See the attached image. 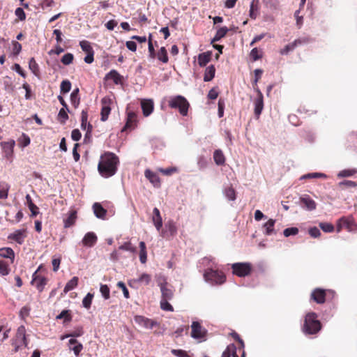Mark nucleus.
Masks as SVG:
<instances>
[{
    "instance_id": "f257e3e1",
    "label": "nucleus",
    "mask_w": 357,
    "mask_h": 357,
    "mask_svg": "<svg viewBox=\"0 0 357 357\" xmlns=\"http://www.w3.org/2000/svg\"><path fill=\"white\" fill-rule=\"evenodd\" d=\"M119 163V158L112 152H105L101 155L98 165V171L104 178H109L114 175L117 171Z\"/></svg>"
},
{
    "instance_id": "f03ea898",
    "label": "nucleus",
    "mask_w": 357,
    "mask_h": 357,
    "mask_svg": "<svg viewBox=\"0 0 357 357\" xmlns=\"http://www.w3.org/2000/svg\"><path fill=\"white\" fill-rule=\"evenodd\" d=\"M317 318V314L315 312H309L305 315L303 326L304 333L314 335L321 330V324Z\"/></svg>"
},
{
    "instance_id": "7ed1b4c3",
    "label": "nucleus",
    "mask_w": 357,
    "mask_h": 357,
    "mask_svg": "<svg viewBox=\"0 0 357 357\" xmlns=\"http://www.w3.org/2000/svg\"><path fill=\"white\" fill-rule=\"evenodd\" d=\"M167 102L170 108L178 109L181 115L183 116L188 115L190 104L184 96L181 95L171 96Z\"/></svg>"
},
{
    "instance_id": "20e7f679",
    "label": "nucleus",
    "mask_w": 357,
    "mask_h": 357,
    "mask_svg": "<svg viewBox=\"0 0 357 357\" xmlns=\"http://www.w3.org/2000/svg\"><path fill=\"white\" fill-rule=\"evenodd\" d=\"M204 276L206 280L215 284H222L226 280L224 273L218 270L208 269L205 272Z\"/></svg>"
},
{
    "instance_id": "39448f33",
    "label": "nucleus",
    "mask_w": 357,
    "mask_h": 357,
    "mask_svg": "<svg viewBox=\"0 0 357 357\" xmlns=\"http://www.w3.org/2000/svg\"><path fill=\"white\" fill-rule=\"evenodd\" d=\"M232 272L238 277L249 275L252 271V265L250 263H235L231 266Z\"/></svg>"
},
{
    "instance_id": "423d86ee",
    "label": "nucleus",
    "mask_w": 357,
    "mask_h": 357,
    "mask_svg": "<svg viewBox=\"0 0 357 357\" xmlns=\"http://www.w3.org/2000/svg\"><path fill=\"white\" fill-rule=\"evenodd\" d=\"M343 227H346L349 231L357 229V225L352 216L342 217L338 220L337 224V231L340 232Z\"/></svg>"
},
{
    "instance_id": "0eeeda50",
    "label": "nucleus",
    "mask_w": 357,
    "mask_h": 357,
    "mask_svg": "<svg viewBox=\"0 0 357 357\" xmlns=\"http://www.w3.org/2000/svg\"><path fill=\"white\" fill-rule=\"evenodd\" d=\"M26 331L25 328L23 326H21L18 328L17 332L16 334V340L15 342L13 343V345L15 346L14 351L17 352L19 348L22 345L27 346V341L26 338Z\"/></svg>"
},
{
    "instance_id": "6e6552de",
    "label": "nucleus",
    "mask_w": 357,
    "mask_h": 357,
    "mask_svg": "<svg viewBox=\"0 0 357 357\" xmlns=\"http://www.w3.org/2000/svg\"><path fill=\"white\" fill-rule=\"evenodd\" d=\"M330 290H326L321 288L314 289L311 294L310 299L317 304H323L326 302L327 293H331Z\"/></svg>"
},
{
    "instance_id": "1a4fd4ad",
    "label": "nucleus",
    "mask_w": 357,
    "mask_h": 357,
    "mask_svg": "<svg viewBox=\"0 0 357 357\" xmlns=\"http://www.w3.org/2000/svg\"><path fill=\"white\" fill-rule=\"evenodd\" d=\"M309 40H310L308 38L296 39L294 42L289 43L288 45H285L284 48L281 49L280 50V54L282 55H287L289 52L293 51L296 47L303 44L307 43Z\"/></svg>"
},
{
    "instance_id": "9d476101",
    "label": "nucleus",
    "mask_w": 357,
    "mask_h": 357,
    "mask_svg": "<svg viewBox=\"0 0 357 357\" xmlns=\"http://www.w3.org/2000/svg\"><path fill=\"white\" fill-rule=\"evenodd\" d=\"M191 336L195 339L204 338L207 331L198 321H193L191 325Z\"/></svg>"
},
{
    "instance_id": "9b49d317",
    "label": "nucleus",
    "mask_w": 357,
    "mask_h": 357,
    "mask_svg": "<svg viewBox=\"0 0 357 357\" xmlns=\"http://www.w3.org/2000/svg\"><path fill=\"white\" fill-rule=\"evenodd\" d=\"M177 233V227L176 223L173 220H169L165 226V229L162 230L161 235L162 237L169 238L174 237Z\"/></svg>"
},
{
    "instance_id": "f8f14e48",
    "label": "nucleus",
    "mask_w": 357,
    "mask_h": 357,
    "mask_svg": "<svg viewBox=\"0 0 357 357\" xmlns=\"http://www.w3.org/2000/svg\"><path fill=\"white\" fill-rule=\"evenodd\" d=\"M47 282V279L38 274V271L33 274L31 283L32 285L35 286L40 292L43 291Z\"/></svg>"
},
{
    "instance_id": "ddd939ff",
    "label": "nucleus",
    "mask_w": 357,
    "mask_h": 357,
    "mask_svg": "<svg viewBox=\"0 0 357 357\" xmlns=\"http://www.w3.org/2000/svg\"><path fill=\"white\" fill-rule=\"evenodd\" d=\"M27 236V231L26 229L15 230L13 233L10 234L8 236V239L13 241L20 245H22L24 242V239Z\"/></svg>"
},
{
    "instance_id": "4468645a",
    "label": "nucleus",
    "mask_w": 357,
    "mask_h": 357,
    "mask_svg": "<svg viewBox=\"0 0 357 357\" xmlns=\"http://www.w3.org/2000/svg\"><path fill=\"white\" fill-rule=\"evenodd\" d=\"M102 103V109H101V121H105L107 120L108 116L111 112L110 105L112 103V100L110 98L105 97L101 100Z\"/></svg>"
},
{
    "instance_id": "2eb2a0df",
    "label": "nucleus",
    "mask_w": 357,
    "mask_h": 357,
    "mask_svg": "<svg viewBox=\"0 0 357 357\" xmlns=\"http://www.w3.org/2000/svg\"><path fill=\"white\" fill-rule=\"evenodd\" d=\"M256 91L257 93V97L255 98L254 101L255 104V114L256 117L258 119L261 114V112L264 108V97L262 93L257 88L256 89Z\"/></svg>"
},
{
    "instance_id": "dca6fc26",
    "label": "nucleus",
    "mask_w": 357,
    "mask_h": 357,
    "mask_svg": "<svg viewBox=\"0 0 357 357\" xmlns=\"http://www.w3.org/2000/svg\"><path fill=\"white\" fill-rule=\"evenodd\" d=\"M135 321L139 325L149 329H152L157 324L156 321L140 315L135 317Z\"/></svg>"
},
{
    "instance_id": "f3484780",
    "label": "nucleus",
    "mask_w": 357,
    "mask_h": 357,
    "mask_svg": "<svg viewBox=\"0 0 357 357\" xmlns=\"http://www.w3.org/2000/svg\"><path fill=\"white\" fill-rule=\"evenodd\" d=\"M1 146L3 149V151L5 154L6 158H10L13 156V149L15 145V142L13 139H10L8 142H1Z\"/></svg>"
},
{
    "instance_id": "a211bd4d",
    "label": "nucleus",
    "mask_w": 357,
    "mask_h": 357,
    "mask_svg": "<svg viewBox=\"0 0 357 357\" xmlns=\"http://www.w3.org/2000/svg\"><path fill=\"white\" fill-rule=\"evenodd\" d=\"M301 204L308 211H313L317 207V204L309 195H305L300 197Z\"/></svg>"
},
{
    "instance_id": "6ab92c4d",
    "label": "nucleus",
    "mask_w": 357,
    "mask_h": 357,
    "mask_svg": "<svg viewBox=\"0 0 357 357\" xmlns=\"http://www.w3.org/2000/svg\"><path fill=\"white\" fill-rule=\"evenodd\" d=\"M97 236L93 232L86 233L82 238V243L85 247L91 248L97 242Z\"/></svg>"
},
{
    "instance_id": "aec40b11",
    "label": "nucleus",
    "mask_w": 357,
    "mask_h": 357,
    "mask_svg": "<svg viewBox=\"0 0 357 357\" xmlns=\"http://www.w3.org/2000/svg\"><path fill=\"white\" fill-rule=\"evenodd\" d=\"M68 349L70 351H73L77 357L79 356L80 352L83 349V345L82 343L79 342L75 338H71L68 341Z\"/></svg>"
},
{
    "instance_id": "412c9836",
    "label": "nucleus",
    "mask_w": 357,
    "mask_h": 357,
    "mask_svg": "<svg viewBox=\"0 0 357 357\" xmlns=\"http://www.w3.org/2000/svg\"><path fill=\"white\" fill-rule=\"evenodd\" d=\"M152 221L156 229L160 231L162 227V219L158 208H153Z\"/></svg>"
},
{
    "instance_id": "4be33fe9",
    "label": "nucleus",
    "mask_w": 357,
    "mask_h": 357,
    "mask_svg": "<svg viewBox=\"0 0 357 357\" xmlns=\"http://www.w3.org/2000/svg\"><path fill=\"white\" fill-rule=\"evenodd\" d=\"M144 175L146 178L155 186L160 187V179L158 175L152 172L150 169H146L144 172Z\"/></svg>"
},
{
    "instance_id": "5701e85b",
    "label": "nucleus",
    "mask_w": 357,
    "mask_h": 357,
    "mask_svg": "<svg viewBox=\"0 0 357 357\" xmlns=\"http://www.w3.org/2000/svg\"><path fill=\"white\" fill-rule=\"evenodd\" d=\"M137 125V114L133 112H129L127 116V121L126 125L123 129H133Z\"/></svg>"
},
{
    "instance_id": "b1692460",
    "label": "nucleus",
    "mask_w": 357,
    "mask_h": 357,
    "mask_svg": "<svg viewBox=\"0 0 357 357\" xmlns=\"http://www.w3.org/2000/svg\"><path fill=\"white\" fill-rule=\"evenodd\" d=\"M143 114L145 116H149L153 110V102L151 100H143L141 102Z\"/></svg>"
},
{
    "instance_id": "393cba45",
    "label": "nucleus",
    "mask_w": 357,
    "mask_h": 357,
    "mask_svg": "<svg viewBox=\"0 0 357 357\" xmlns=\"http://www.w3.org/2000/svg\"><path fill=\"white\" fill-rule=\"evenodd\" d=\"M93 213L98 218L105 219L107 215V210L100 203L96 202L93 205Z\"/></svg>"
},
{
    "instance_id": "a878e982",
    "label": "nucleus",
    "mask_w": 357,
    "mask_h": 357,
    "mask_svg": "<svg viewBox=\"0 0 357 357\" xmlns=\"http://www.w3.org/2000/svg\"><path fill=\"white\" fill-rule=\"evenodd\" d=\"M105 79H112L115 84L122 82L123 76H121L116 70H110L105 77Z\"/></svg>"
},
{
    "instance_id": "bb28decb",
    "label": "nucleus",
    "mask_w": 357,
    "mask_h": 357,
    "mask_svg": "<svg viewBox=\"0 0 357 357\" xmlns=\"http://www.w3.org/2000/svg\"><path fill=\"white\" fill-rule=\"evenodd\" d=\"M212 52L207 51L199 54L198 56V64L201 67H204L211 61Z\"/></svg>"
},
{
    "instance_id": "cd10ccee",
    "label": "nucleus",
    "mask_w": 357,
    "mask_h": 357,
    "mask_svg": "<svg viewBox=\"0 0 357 357\" xmlns=\"http://www.w3.org/2000/svg\"><path fill=\"white\" fill-rule=\"evenodd\" d=\"M0 257L9 259L10 260V263L12 264L15 259V252L10 248H0Z\"/></svg>"
},
{
    "instance_id": "c85d7f7f",
    "label": "nucleus",
    "mask_w": 357,
    "mask_h": 357,
    "mask_svg": "<svg viewBox=\"0 0 357 357\" xmlns=\"http://www.w3.org/2000/svg\"><path fill=\"white\" fill-rule=\"evenodd\" d=\"M77 218V211L71 210L69 212L68 217L63 220L64 227L68 228L73 226L75 224Z\"/></svg>"
},
{
    "instance_id": "c756f323",
    "label": "nucleus",
    "mask_w": 357,
    "mask_h": 357,
    "mask_svg": "<svg viewBox=\"0 0 357 357\" xmlns=\"http://www.w3.org/2000/svg\"><path fill=\"white\" fill-rule=\"evenodd\" d=\"M160 291L162 294V298L161 299L164 300H172L174 297V291L167 287V285H162L160 284Z\"/></svg>"
},
{
    "instance_id": "7c9ffc66",
    "label": "nucleus",
    "mask_w": 357,
    "mask_h": 357,
    "mask_svg": "<svg viewBox=\"0 0 357 357\" xmlns=\"http://www.w3.org/2000/svg\"><path fill=\"white\" fill-rule=\"evenodd\" d=\"M238 357L236 354V347L234 344H229L222 354L221 357Z\"/></svg>"
},
{
    "instance_id": "2f4dec72",
    "label": "nucleus",
    "mask_w": 357,
    "mask_h": 357,
    "mask_svg": "<svg viewBox=\"0 0 357 357\" xmlns=\"http://www.w3.org/2000/svg\"><path fill=\"white\" fill-rule=\"evenodd\" d=\"M259 0H252L250 3L249 15L251 19H256L258 15L259 10Z\"/></svg>"
},
{
    "instance_id": "473e14b6",
    "label": "nucleus",
    "mask_w": 357,
    "mask_h": 357,
    "mask_svg": "<svg viewBox=\"0 0 357 357\" xmlns=\"http://www.w3.org/2000/svg\"><path fill=\"white\" fill-rule=\"evenodd\" d=\"M215 68L213 65H211L208 66L204 72V82H210L215 77Z\"/></svg>"
},
{
    "instance_id": "72a5a7b5",
    "label": "nucleus",
    "mask_w": 357,
    "mask_h": 357,
    "mask_svg": "<svg viewBox=\"0 0 357 357\" xmlns=\"http://www.w3.org/2000/svg\"><path fill=\"white\" fill-rule=\"evenodd\" d=\"M213 159L216 165H222L225 162V157L222 151L220 149H217L213 153Z\"/></svg>"
},
{
    "instance_id": "f704fd0d",
    "label": "nucleus",
    "mask_w": 357,
    "mask_h": 357,
    "mask_svg": "<svg viewBox=\"0 0 357 357\" xmlns=\"http://www.w3.org/2000/svg\"><path fill=\"white\" fill-rule=\"evenodd\" d=\"M139 260L142 264H145L147 261V252L146 244L144 241L139 242Z\"/></svg>"
},
{
    "instance_id": "c9c22d12",
    "label": "nucleus",
    "mask_w": 357,
    "mask_h": 357,
    "mask_svg": "<svg viewBox=\"0 0 357 357\" xmlns=\"http://www.w3.org/2000/svg\"><path fill=\"white\" fill-rule=\"evenodd\" d=\"M9 189L10 185L7 182H0V199H5L8 197Z\"/></svg>"
},
{
    "instance_id": "e433bc0d",
    "label": "nucleus",
    "mask_w": 357,
    "mask_h": 357,
    "mask_svg": "<svg viewBox=\"0 0 357 357\" xmlns=\"http://www.w3.org/2000/svg\"><path fill=\"white\" fill-rule=\"evenodd\" d=\"M78 281H79L78 277H77V276L73 277L70 280H69L66 283V284L63 289V292L65 294H66L68 291L75 289L78 284Z\"/></svg>"
},
{
    "instance_id": "4c0bfd02",
    "label": "nucleus",
    "mask_w": 357,
    "mask_h": 357,
    "mask_svg": "<svg viewBox=\"0 0 357 357\" xmlns=\"http://www.w3.org/2000/svg\"><path fill=\"white\" fill-rule=\"evenodd\" d=\"M229 29L226 26H222L217 31L214 36V38L211 40V43L214 42L219 41L221 38H224L227 33Z\"/></svg>"
},
{
    "instance_id": "58836bf2",
    "label": "nucleus",
    "mask_w": 357,
    "mask_h": 357,
    "mask_svg": "<svg viewBox=\"0 0 357 357\" xmlns=\"http://www.w3.org/2000/svg\"><path fill=\"white\" fill-rule=\"evenodd\" d=\"M70 102L72 105L77 108L78 107L80 102V98L79 97V89L77 88L73 90V91L70 94Z\"/></svg>"
},
{
    "instance_id": "ea45409f",
    "label": "nucleus",
    "mask_w": 357,
    "mask_h": 357,
    "mask_svg": "<svg viewBox=\"0 0 357 357\" xmlns=\"http://www.w3.org/2000/svg\"><path fill=\"white\" fill-rule=\"evenodd\" d=\"M18 146L24 149L29 146L31 142L30 137L25 133H22V135L17 139Z\"/></svg>"
},
{
    "instance_id": "a19ab883",
    "label": "nucleus",
    "mask_w": 357,
    "mask_h": 357,
    "mask_svg": "<svg viewBox=\"0 0 357 357\" xmlns=\"http://www.w3.org/2000/svg\"><path fill=\"white\" fill-rule=\"evenodd\" d=\"M275 223V220L273 219H269L263 226V227L265 229V234L266 235H271L274 231V225Z\"/></svg>"
},
{
    "instance_id": "79ce46f5",
    "label": "nucleus",
    "mask_w": 357,
    "mask_h": 357,
    "mask_svg": "<svg viewBox=\"0 0 357 357\" xmlns=\"http://www.w3.org/2000/svg\"><path fill=\"white\" fill-rule=\"evenodd\" d=\"M29 68L31 71L37 77L39 76L40 70L38 63H36L34 58H31L29 61Z\"/></svg>"
},
{
    "instance_id": "37998d69",
    "label": "nucleus",
    "mask_w": 357,
    "mask_h": 357,
    "mask_svg": "<svg viewBox=\"0 0 357 357\" xmlns=\"http://www.w3.org/2000/svg\"><path fill=\"white\" fill-rule=\"evenodd\" d=\"M57 319H63L64 322H70L72 320V315L70 310H64L61 311V312L57 315L56 317Z\"/></svg>"
},
{
    "instance_id": "c03bdc74",
    "label": "nucleus",
    "mask_w": 357,
    "mask_h": 357,
    "mask_svg": "<svg viewBox=\"0 0 357 357\" xmlns=\"http://www.w3.org/2000/svg\"><path fill=\"white\" fill-rule=\"evenodd\" d=\"M9 264L8 262L0 260V275L2 276L8 275L10 273Z\"/></svg>"
},
{
    "instance_id": "a18cd8bd",
    "label": "nucleus",
    "mask_w": 357,
    "mask_h": 357,
    "mask_svg": "<svg viewBox=\"0 0 357 357\" xmlns=\"http://www.w3.org/2000/svg\"><path fill=\"white\" fill-rule=\"evenodd\" d=\"M157 58L163 63H167V52L165 47H162L157 54Z\"/></svg>"
},
{
    "instance_id": "49530a36",
    "label": "nucleus",
    "mask_w": 357,
    "mask_h": 357,
    "mask_svg": "<svg viewBox=\"0 0 357 357\" xmlns=\"http://www.w3.org/2000/svg\"><path fill=\"white\" fill-rule=\"evenodd\" d=\"M224 193L229 200L234 201L236 199V191L233 187L225 188Z\"/></svg>"
},
{
    "instance_id": "de8ad7c7",
    "label": "nucleus",
    "mask_w": 357,
    "mask_h": 357,
    "mask_svg": "<svg viewBox=\"0 0 357 357\" xmlns=\"http://www.w3.org/2000/svg\"><path fill=\"white\" fill-rule=\"evenodd\" d=\"M68 111L65 108H61L58 114V119L61 123L64 124L68 119Z\"/></svg>"
},
{
    "instance_id": "09e8293b",
    "label": "nucleus",
    "mask_w": 357,
    "mask_h": 357,
    "mask_svg": "<svg viewBox=\"0 0 357 357\" xmlns=\"http://www.w3.org/2000/svg\"><path fill=\"white\" fill-rule=\"evenodd\" d=\"M119 249L121 250L129 251L132 253L136 252V248L133 246L130 241L125 242L123 244L119 247Z\"/></svg>"
},
{
    "instance_id": "8fccbe9b",
    "label": "nucleus",
    "mask_w": 357,
    "mask_h": 357,
    "mask_svg": "<svg viewBox=\"0 0 357 357\" xmlns=\"http://www.w3.org/2000/svg\"><path fill=\"white\" fill-rule=\"evenodd\" d=\"M93 298V294H91V293H88L86 294V296L83 298L82 305L85 308L89 309L91 307Z\"/></svg>"
},
{
    "instance_id": "3c124183",
    "label": "nucleus",
    "mask_w": 357,
    "mask_h": 357,
    "mask_svg": "<svg viewBox=\"0 0 357 357\" xmlns=\"http://www.w3.org/2000/svg\"><path fill=\"white\" fill-rule=\"evenodd\" d=\"M160 307L162 310L168 311V312H173L174 307L172 305L169 303V300H160Z\"/></svg>"
},
{
    "instance_id": "603ef678",
    "label": "nucleus",
    "mask_w": 357,
    "mask_h": 357,
    "mask_svg": "<svg viewBox=\"0 0 357 357\" xmlns=\"http://www.w3.org/2000/svg\"><path fill=\"white\" fill-rule=\"evenodd\" d=\"M357 173V170L355 169H344L340 172L337 174L338 177H348L351 176Z\"/></svg>"
},
{
    "instance_id": "864d4df0",
    "label": "nucleus",
    "mask_w": 357,
    "mask_h": 357,
    "mask_svg": "<svg viewBox=\"0 0 357 357\" xmlns=\"http://www.w3.org/2000/svg\"><path fill=\"white\" fill-rule=\"evenodd\" d=\"M73 54L71 53H67L62 56L61 61L64 65H69L73 63Z\"/></svg>"
},
{
    "instance_id": "5fc2aeb1",
    "label": "nucleus",
    "mask_w": 357,
    "mask_h": 357,
    "mask_svg": "<svg viewBox=\"0 0 357 357\" xmlns=\"http://www.w3.org/2000/svg\"><path fill=\"white\" fill-rule=\"evenodd\" d=\"M79 45H80L82 50L84 52H85L86 54L93 51L90 43L87 40L81 41L79 43Z\"/></svg>"
},
{
    "instance_id": "6e6d98bb",
    "label": "nucleus",
    "mask_w": 357,
    "mask_h": 357,
    "mask_svg": "<svg viewBox=\"0 0 357 357\" xmlns=\"http://www.w3.org/2000/svg\"><path fill=\"white\" fill-rule=\"evenodd\" d=\"M71 83L69 80H63L61 84V93H66L70 91Z\"/></svg>"
},
{
    "instance_id": "4d7b16f0",
    "label": "nucleus",
    "mask_w": 357,
    "mask_h": 357,
    "mask_svg": "<svg viewBox=\"0 0 357 357\" xmlns=\"http://www.w3.org/2000/svg\"><path fill=\"white\" fill-rule=\"evenodd\" d=\"M83 328L82 326L77 327L73 332L66 335V337H77L83 335Z\"/></svg>"
},
{
    "instance_id": "13d9d810",
    "label": "nucleus",
    "mask_w": 357,
    "mask_h": 357,
    "mask_svg": "<svg viewBox=\"0 0 357 357\" xmlns=\"http://www.w3.org/2000/svg\"><path fill=\"white\" fill-rule=\"evenodd\" d=\"M100 291L102 294V296L104 297L105 299H109V297H110V294H109V292H110V290H109V288L108 287V286L107 284H101L100 285Z\"/></svg>"
},
{
    "instance_id": "bf43d9fd",
    "label": "nucleus",
    "mask_w": 357,
    "mask_h": 357,
    "mask_svg": "<svg viewBox=\"0 0 357 357\" xmlns=\"http://www.w3.org/2000/svg\"><path fill=\"white\" fill-rule=\"evenodd\" d=\"M319 227L325 232H332L334 230V226L328 222H321Z\"/></svg>"
},
{
    "instance_id": "052dcab7",
    "label": "nucleus",
    "mask_w": 357,
    "mask_h": 357,
    "mask_svg": "<svg viewBox=\"0 0 357 357\" xmlns=\"http://www.w3.org/2000/svg\"><path fill=\"white\" fill-rule=\"evenodd\" d=\"M298 229L297 227H289L284 230L283 234L284 236L288 237L289 236H294L298 234Z\"/></svg>"
},
{
    "instance_id": "680f3d73",
    "label": "nucleus",
    "mask_w": 357,
    "mask_h": 357,
    "mask_svg": "<svg viewBox=\"0 0 357 357\" xmlns=\"http://www.w3.org/2000/svg\"><path fill=\"white\" fill-rule=\"evenodd\" d=\"M12 45H13V53L14 55L17 56L20 54V52H21L22 50V45L20 43H18L17 41H13L12 42Z\"/></svg>"
},
{
    "instance_id": "e2e57ef3",
    "label": "nucleus",
    "mask_w": 357,
    "mask_h": 357,
    "mask_svg": "<svg viewBox=\"0 0 357 357\" xmlns=\"http://www.w3.org/2000/svg\"><path fill=\"white\" fill-rule=\"evenodd\" d=\"M151 280V277L150 275L147 273H143L140 275L137 281L139 282L144 283L145 284H149Z\"/></svg>"
},
{
    "instance_id": "0e129e2a",
    "label": "nucleus",
    "mask_w": 357,
    "mask_h": 357,
    "mask_svg": "<svg viewBox=\"0 0 357 357\" xmlns=\"http://www.w3.org/2000/svg\"><path fill=\"white\" fill-rule=\"evenodd\" d=\"M254 73H255L254 88L256 89H257V83L261 79V77L263 73V70L261 69H256V70H255Z\"/></svg>"
},
{
    "instance_id": "69168bd1",
    "label": "nucleus",
    "mask_w": 357,
    "mask_h": 357,
    "mask_svg": "<svg viewBox=\"0 0 357 357\" xmlns=\"http://www.w3.org/2000/svg\"><path fill=\"white\" fill-rule=\"evenodd\" d=\"M15 15L17 17L18 20L20 21H24L26 19V14L24 10L22 8H16L15 11Z\"/></svg>"
},
{
    "instance_id": "338daca9",
    "label": "nucleus",
    "mask_w": 357,
    "mask_h": 357,
    "mask_svg": "<svg viewBox=\"0 0 357 357\" xmlns=\"http://www.w3.org/2000/svg\"><path fill=\"white\" fill-rule=\"evenodd\" d=\"M250 56L253 59V61H257L261 58V54L259 52V50L255 47L250 52Z\"/></svg>"
},
{
    "instance_id": "774afa93",
    "label": "nucleus",
    "mask_w": 357,
    "mask_h": 357,
    "mask_svg": "<svg viewBox=\"0 0 357 357\" xmlns=\"http://www.w3.org/2000/svg\"><path fill=\"white\" fill-rule=\"evenodd\" d=\"M171 352L177 357H189L187 352L182 349H172Z\"/></svg>"
}]
</instances>
